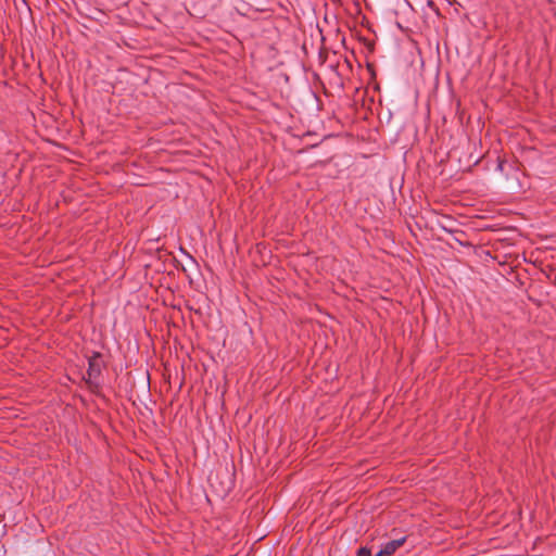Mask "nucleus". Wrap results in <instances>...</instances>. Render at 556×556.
Listing matches in <instances>:
<instances>
[{
  "label": "nucleus",
  "mask_w": 556,
  "mask_h": 556,
  "mask_svg": "<svg viewBox=\"0 0 556 556\" xmlns=\"http://www.w3.org/2000/svg\"><path fill=\"white\" fill-rule=\"evenodd\" d=\"M99 357H100V355L96 354L93 357H91L89 359V366H88V370H87V375L89 377L88 382L91 379L98 378L101 374V365L99 363Z\"/></svg>",
  "instance_id": "1"
},
{
  "label": "nucleus",
  "mask_w": 556,
  "mask_h": 556,
  "mask_svg": "<svg viewBox=\"0 0 556 556\" xmlns=\"http://www.w3.org/2000/svg\"><path fill=\"white\" fill-rule=\"evenodd\" d=\"M406 541V538L403 536L401 539L392 540L387 542L382 546V554L386 556H392Z\"/></svg>",
  "instance_id": "2"
},
{
  "label": "nucleus",
  "mask_w": 556,
  "mask_h": 556,
  "mask_svg": "<svg viewBox=\"0 0 556 556\" xmlns=\"http://www.w3.org/2000/svg\"><path fill=\"white\" fill-rule=\"evenodd\" d=\"M357 556H371V551L368 547H361L357 551Z\"/></svg>",
  "instance_id": "3"
}]
</instances>
